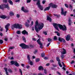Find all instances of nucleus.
Returning a JSON list of instances; mask_svg holds the SVG:
<instances>
[{
	"mask_svg": "<svg viewBox=\"0 0 75 75\" xmlns=\"http://www.w3.org/2000/svg\"><path fill=\"white\" fill-rule=\"evenodd\" d=\"M53 25L55 28L58 31H59L58 26L59 27L60 30H62L63 31H67V27L65 25H63H63L60 24L54 23H53Z\"/></svg>",
	"mask_w": 75,
	"mask_h": 75,
	"instance_id": "obj_1",
	"label": "nucleus"
},
{
	"mask_svg": "<svg viewBox=\"0 0 75 75\" xmlns=\"http://www.w3.org/2000/svg\"><path fill=\"white\" fill-rule=\"evenodd\" d=\"M36 4L37 6H38L39 8H40L41 10H43V7L40 4V1L38 0V2L36 3Z\"/></svg>",
	"mask_w": 75,
	"mask_h": 75,
	"instance_id": "obj_2",
	"label": "nucleus"
},
{
	"mask_svg": "<svg viewBox=\"0 0 75 75\" xmlns=\"http://www.w3.org/2000/svg\"><path fill=\"white\" fill-rule=\"evenodd\" d=\"M40 40H41L40 38L38 39L37 41V42L39 44V45H40V48H43V46H42V44L41 43V42L40 41Z\"/></svg>",
	"mask_w": 75,
	"mask_h": 75,
	"instance_id": "obj_3",
	"label": "nucleus"
},
{
	"mask_svg": "<svg viewBox=\"0 0 75 75\" xmlns=\"http://www.w3.org/2000/svg\"><path fill=\"white\" fill-rule=\"evenodd\" d=\"M44 27V24L42 23H40L38 25V28L39 30H41Z\"/></svg>",
	"mask_w": 75,
	"mask_h": 75,
	"instance_id": "obj_4",
	"label": "nucleus"
},
{
	"mask_svg": "<svg viewBox=\"0 0 75 75\" xmlns=\"http://www.w3.org/2000/svg\"><path fill=\"white\" fill-rule=\"evenodd\" d=\"M61 14L62 15H64V16H65L67 14H66L67 12V11H65L64 12V9L63 8H61Z\"/></svg>",
	"mask_w": 75,
	"mask_h": 75,
	"instance_id": "obj_5",
	"label": "nucleus"
},
{
	"mask_svg": "<svg viewBox=\"0 0 75 75\" xmlns=\"http://www.w3.org/2000/svg\"><path fill=\"white\" fill-rule=\"evenodd\" d=\"M10 24L9 23H8L5 26V28L6 29V33H7V31H8V27H9V26H10Z\"/></svg>",
	"mask_w": 75,
	"mask_h": 75,
	"instance_id": "obj_6",
	"label": "nucleus"
},
{
	"mask_svg": "<svg viewBox=\"0 0 75 75\" xmlns=\"http://www.w3.org/2000/svg\"><path fill=\"white\" fill-rule=\"evenodd\" d=\"M58 40L60 42H62V41H63L64 43L65 42V39L63 38L59 37L58 38Z\"/></svg>",
	"mask_w": 75,
	"mask_h": 75,
	"instance_id": "obj_7",
	"label": "nucleus"
},
{
	"mask_svg": "<svg viewBox=\"0 0 75 75\" xmlns=\"http://www.w3.org/2000/svg\"><path fill=\"white\" fill-rule=\"evenodd\" d=\"M18 25L17 24H15L12 26L11 28L12 30H14V28H18V27H17Z\"/></svg>",
	"mask_w": 75,
	"mask_h": 75,
	"instance_id": "obj_8",
	"label": "nucleus"
},
{
	"mask_svg": "<svg viewBox=\"0 0 75 75\" xmlns=\"http://www.w3.org/2000/svg\"><path fill=\"white\" fill-rule=\"evenodd\" d=\"M49 6H52V8H57V7H58V6L56 4H53L52 5V3H50V4H49Z\"/></svg>",
	"mask_w": 75,
	"mask_h": 75,
	"instance_id": "obj_9",
	"label": "nucleus"
},
{
	"mask_svg": "<svg viewBox=\"0 0 75 75\" xmlns=\"http://www.w3.org/2000/svg\"><path fill=\"white\" fill-rule=\"evenodd\" d=\"M38 25H35V29L37 33H38V31H40V30L38 29Z\"/></svg>",
	"mask_w": 75,
	"mask_h": 75,
	"instance_id": "obj_10",
	"label": "nucleus"
},
{
	"mask_svg": "<svg viewBox=\"0 0 75 75\" xmlns=\"http://www.w3.org/2000/svg\"><path fill=\"white\" fill-rule=\"evenodd\" d=\"M70 38H71V36H70V35H67V36L66 38V39L67 41H69V40H70Z\"/></svg>",
	"mask_w": 75,
	"mask_h": 75,
	"instance_id": "obj_11",
	"label": "nucleus"
},
{
	"mask_svg": "<svg viewBox=\"0 0 75 75\" xmlns=\"http://www.w3.org/2000/svg\"><path fill=\"white\" fill-rule=\"evenodd\" d=\"M20 46L22 47L23 49H25V44L24 43H22L19 45Z\"/></svg>",
	"mask_w": 75,
	"mask_h": 75,
	"instance_id": "obj_12",
	"label": "nucleus"
},
{
	"mask_svg": "<svg viewBox=\"0 0 75 75\" xmlns=\"http://www.w3.org/2000/svg\"><path fill=\"white\" fill-rule=\"evenodd\" d=\"M47 20H48V21H50V22L52 21V19L50 18V17H49V16L48 15L47 16Z\"/></svg>",
	"mask_w": 75,
	"mask_h": 75,
	"instance_id": "obj_13",
	"label": "nucleus"
},
{
	"mask_svg": "<svg viewBox=\"0 0 75 75\" xmlns=\"http://www.w3.org/2000/svg\"><path fill=\"white\" fill-rule=\"evenodd\" d=\"M68 23H69V25H71V24H72V21H71V18H69Z\"/></svg>",
	"mask_w": 75,
	"mask_h": 75,
	"instance_id": "obj_14",
	"label": "nucleus"
},
{
	"mask_svg": "<svg viewBox=\"0 0 75 75\" xmlns=\"http://www.w3.org/2000/svg\"><path fill=\"white\" fill-rule=\"evenodd\" d=\"M22 33L23 34L25 35L26 34H27V35H28V32L26 31L25 30H24L23 31H22Z\"/></svg>",
	"mask_w": 75,
	"mask_h": 75,
	"instance_id": "obj_15",
	"label": "nucleus"
},
{
	"mask_svg": "<svg viewBox=\"0 0 75 75\" xmlns=\"http://www.w3.org/2000/svg\"><path fill=\"white\" fill-rule=\"evenodd\" d=\"M17 27H18V28H19V29H21L22 28V25H19V24H17Z\"/></svg>",
	"mask_w": 75,
	"mask_h": 75,
	"instance_id": "obj_16",
	"label": "nucleus"
},
{
	"mask_svg": "<svg viewBox=\"0 0 75 75\" xmlns=\"http://www.w3.org/2000/svg\"><path fill=\"white\" fill-rule=\"evenodd\" d=\"M63 51L61 52L62 54H66V50L63 48Z\"/></svg>",
	"mask_w": 75,
	"mask_h": 75,
	"instance_id": "obj_17",
	"label": "nucleus"
},
{
	"mask_svg": "<svg viewBox=\"0 0 75 75\" xmlns=\"http://www.w3.org/2000/svg\"><path fill=\"white\" fill-rule=\"evenodd\" d=\"M38 69L39 70H41L42 71L44 70V68H43V67H42L41 66H40L39 67Z\"/></svg>",
	"mask_w": 75,
	"mask_h": 75,
	"instance_id": "obj_18",
	"label": "nucleus"
},
{
	"mask_svg": "<svg viewBox=\"0 0 75 75\" xmlns=\"http://www.w3.org/2000/svg\"><path fill=\"white\" fill-rule=\"evenodd\" d=\"M30 24V23H28L27 22H26L25 23V27H29V25Z\"/></svg>",
	"mask_w": 75,
	"mask_h": 75,
	"instance_id": "obj_19",
	"label": "nucleus"
},
{
	"mask_svg": "<svg viewBox=\"0 0 75 75\" xmlns=\"http://www.w3.org/2000/svg\"><path fill=\"white\" fill-rule=\"evenodd\" d=\"M0 17V18H2L3 19H5V18H6V15H2Z\"/></svg>",
	"mask_w": 75,
	"mask_h": 75,
	"instance_id": "obj_20",
	"label": "nucleus"
},
{
	"mask_svg": "<svg viewBox=\"0 0 75 75\" xmlns=\"http://www.w3.org/2000/svg\"><path fill=\"white\" fill-rule=\"evenodd\" d=\"M14 65H15V66H16V67H18V66H19V64L18 63H17V62L16 61H15Z\"/></svg>",
	"mask_w": 75,
	"mask_h": 75,
	"instance_id": "obj_21",
	"label": "nucleus"
},
{
	"mask_svg": "<svg viewBox=\"0 0 75 75\" xmlns=\"http://www.w3.org/2000/svg\"><path fill=\"white\" fill-rule=\"evenodd\" d=\"M4 5L5 7V8H7L8 10H9L10 8H9V7H8V4H4Z\"/></svg>",
	"mask_w": 75,
	"mask_h": 75,
	"instance_id": "obj_22",
	"label": "nucleus"
},
{
	"mask_svg": "<svg viewBox=\"0 0 75 75\" xmlns=\"http://www.w3.org/2000/svg\"><path fill=\"white\" fill-rule=\"evenodd\" d=\"M4 69L5 70V72H6V74L7 75H8V72H7V70H8V69H7V68H4Z\"/></svg>",
	"mask_w": 75,
	"mask_h": 75,
	"instance_id": "obj_23",
	"label": "nucleus"
},
{
	"mask_svg": "<svg viewBox=\"0 0 75 75\" xmlns=\"http://www.w3.org/2000/svg\"><path fill=\"white\" fill-rule=\"evenodd\" d=\"M50 7H51V6H49L48 7H47L46 8L44 9V11H47V10H50Z\"/></svg>",
	"mask_w": 75,
	"mask_h": 75,
	"instance_id": "obj_24",
	"label": "nucleus"
},
{
	"mask_svg": "<svg viewBox=\"0 0 75 75\" xmlns=\"http://www.w3.org/2000/svg\"><path fill=\"white\" fill-rule=\"evenodd\" d=\"M28 63L30 65H33V62L31 61V60L30 61H28Z\"/></svg>",
	"mask_w": 75,
	"mask_h": 75,
	"instance_id": "obj_25",
	"label": "nucleus"
},
{
	"mask_svg": "<svg viewBox=\"0 0 75 75\" xmlns=\"http://www.w3.org/2000/svg\"><path fill=\"white\" fill-rule=\"evenodd\" d=\"M8 2H9L10 4H11V5H13V3L12 1H11V0H8Z\"/></svg>",
	"mask_w": 75,
	"mask_h": 75,
	"instance_id": "obj_26",
	"label": "nucleus"
},
{
	"mask_svg": "<svg viewBox=\"0 0 75 75\" xmlns=\"http://www.w3.org/2000/svg\"><path fill=\"white\" fill-rule=\"evenodd\" d=\"M27 58L28 61L30 62L31 61V59H30V55H27Z\"/></svg>",
	"mask_w": 75,
	"mask_h": 75,
	"instance_id": "obj_27",
	"label": "nucleus"
},
{
	"mask_svg": "<svg viewBox=\"0 0 75 75\" xmlns=\"http://www.w3.org/2000/svg\"><path fill=\"white\" fill-rule=\"evenodd\" d=\"M56 60L57 61H58V62H60V60L59 57H57L56 58Z\"/></svg>",
	"mask_w": 75,
	"mask_h": 75,
	"instance_id": "obj_28",
	"label": "nucleus"
},
{
	"mask_svg": "<svg viewBox=\"0 0 75 75\" xmlns=\"http://www.w3.org/2000/svg\"><path fill=\"white\" fill-rule=\"evenodd\" d=\"M30 48V46L29 45H25V49H26L27 48Z\"/></svg>",
	"mask_w": 75,
	"mask_h": 75,
	"instance_id": "obj_29",
	"label": "nucleus"
},
{
	"mask_svg": "<svg viewBox=\"0 0 75 75\" xmlns=\"http://www.w3.org/2000/svg\"><path fill=\"white\" fill-rule=\"evenodd\" d=\"M9 15L11 16H13V15H14V13H13V12L12 11H11L9 13Z\"/></svg>",
	"mask_w": 75,
	"mask_h": 75,
	"instance_id": "obj_30",
	"label": "nucleus"
},
{
	"mask_svg": "<svg viewBox=\"0 0 75 75\" xmlns=\"http://www.w3.org/2000/svg\"><path fill=\"white\" fill-rule=\"evenodd\" d=\"M22 38L24 42H26V39H25V38L23 36Z\"/></svg>",
	"mask_w": 75,
	"mask_h": 75,
	"instance_id": "obj_31",
	"label": "nucleus"
},
{
	"mask_svg": "<svg viewBox=\"0 0 75 75\" xmlns=\"http://www.w3.org/2000/svg\"><path fill=\"white\" fill-rule=\"evenodd\" d=\"M16 62V61H11V64H12V65H14V64H15V62Z\"/></svg>",
	"mask_w": 75,
	"mask_h": 75,
	"instance_id": "obj_32",
	"label": "nucleus"
},
{
	"mask_svg": "<svg viewBox=\"0 0 75 75\" xmlns=\"http://www.w3.org/2000/svg\"><path fill=\"white\" fill-rule=\"evenodd\" d=\"M8 71L9 72H10V73H12V72H13V71H12V70L10 69H8Z\"/></svg>",
	"mask_w": 75,
	"mask_h": 75,
	"instance_id": "obj_33",
	"label": "nucleus"
},
{
	"mask_svg": "<svg viewBox=\"0 0 75 75\" xmlns=\"http://www.w3.org/2000/svg\"><path fill=\"white\" fill-rule=\"evenodd\" d=\"M19 72H20L21 74V75H23V73L22 72V70H21V69H19Z\"/></svg>",
	"mask_w": 75,
	"mask_h": 75,
	"instance_id": "obj_34",
	"label": "nucleus"
},
{
	"mask_svg": "<svg viewBox=\"0 0 75 75\" xmlns=\"http://www.w3.org/2000/svg\"><path fill=\"white\" fill-rule=\"evenodd\" d=\"M42 57H45V53L44 52L42 53L41 55Z\"/></svg>",
	"mask_w": 75,
	"mask_h": 75,
	"instance_id": "obj_35",
	"label": "nucleus"
},
{
	"mask_svg": "<svg viewBox=\"0 0 75 75\" xmlns=\"http://www.w3.org/2000/svg\"><path fill=\"white\" fill-rule=\"evenodd\" d=\"M16 33L18 34H21V31L20 30H18L16 32Z\"/></svg>",
	"mask_w": 75,
	"mask_h": 75,
	"instance_id": "obj_36",
	"label": "nucleus"
},
{
	"mask_svg": "<svg viewBox=\"0 0 75 75\" xmlns=\"http://www.w3.org/2000/svg\"><path fill=\"white\" fill-rule=\"evenodd\" d=\"M47 41H48V42H51L52 41V39L50 38H48L47 39Z\"/></svg>",
	"mask_w": 75,
	"mask_h": 75,
	"instance_id": "obj_37",
	"label": "nucleus"
},
{
	"mask_svg": "<svg viewBox=\"0 0 75 75\" xmlns=\"http://www.w3.org/2000/svg\"><path fill=\"white\" fill-rule=\"evenodd\" d=\"M58 64L59 65V67H62V65L61 64V62H58Z\"/></svg>",
	"mask_w": 75,
	"mask_h": 75,
	"instance_id": "obj_38",
	"label": "nucleus"
},
{
	"mask_svg": "<svg viewBox=\"0 0 75 75\" xmlns=\"http://www.w3.org/2000/svg\"><path fill=\"white\" fill-rule=\"evenodd\" d=\"M35 61L36 62H38L40 61V59H35Z\"/></svg>",
	"mask_w": 75,
	"mask_h": 75,
	"instance_id": "obj_39",
	"label": "nucleus"
},
{
	"mask_svg": "<svg viewBox=\"0 0 75 75\" xmlns=\"http://www.w3.org/2000/svg\"><path fill=\"white\" fill-rule=\"evenodd\" d=\"M3 43V41L2 40H0V44H2Z\"/></svg>",
	"mask_w": 75,
	"mask_h": 75,
	"instance_id": "obj_40",
	"label": "nucleus"
},
{
	"mask_svg": "<svg viewBox=\"0 0 75 75\" xmlns=\"http://www.w3.org/2000/svg\"><path fill=\"white\" fill-rule=\"evenodd\" d=\"M28 11H28V10H24V11H23L25 13H28Z\"/></svg>",
	"mask_w": 75,
	"mask_h": 75,
	"instance_id": "obj_41",
	"label": "nucleus"
},
{
	"mask_svg": "<svg viewBox=\"0 0 75 75\" xmlns=\"http://www.w3.org/2000/svg\"><path fill=\"white\" fill-rule=\"evenodd\" d=\"M65 7H67V8H68V7H69V6L67 4H65Z\"/></svg>",
	"mask_w": 75,
	"mask_h": 75,
	"instance_id": "obj_42",
	"label": "nucleus"
},
{
	"mask_svg": "<svg viewBox=\"0 0 75 75\" xmlns=\"http://www.w3.org/2000/svg\"><path fill=\"white\" fill-rule=\"evenodd\" d=\"M6 20H8L9 18H10V16H6Z\"/></svg>",
	"mask_w": 75,
	"mask_h": 75,
	"instance_id": "obj_43",
	"label": "nucleus"
},
{
	"mask_svg": "<svg viewBox=\"0 0 75 75\" xmlns=\"http://www.w3.org/2000/svg\"><path fill=\"white\" fill-rule=\"evenodd\" d=\"M54 40H57V37L56 36H55L54 38Z\"/></svg>",
	"mask_w": 75,
	"mask_h": 75,
	"instance_id": "obj_44",
	"label": "nucleus"
},
{
	"mask_svg": "<svg viewBox=\"0 0 75 75\" xmlns=\"http://www.w3.org/2000/svg\"><path fill=\"white\" fill-rule=\"evenodd\" d=\"M43 34H44L46 35H47V33L45 31H44L43 32Z\"/></svg>",
	"mask_w": 75,
	"mask_h": 75,
	"instance_id": "obj_45",
	"label": "nucleus"
},
{
	"mask_svg": "<svg viewBox=\"0 0 75 75\" xmlns=\"http://www.w3.org/2000/svg\"><path fill=\"white\" fill-rule=\"evenodd\" d=\"M21 10H22V11H24V7H22L21 9Z\"/></svg>",
	"mask_w": 75,
	"mask_h": 75,
	"instance_id": "obj_46",
	"label": "nucleus"
},
{
	"mask_svg": "<svg viewBox=\"0 0 75 75\" xmlns=\"http://www.w3.org/2000/svg\"><path fill=\"white\" fill-rule=\"evenodd\" d=\"M14 46L11 47L9 48V49L11 50H13V49H14Z\"/></svg>",
	"mask_w": 75,
	"mask_h": 75,
	"instance_id": "obj_47",
	"label": "nucleus"
},
{
	"mask_svg": "<svg viewBox=\"0 0 75 75\" xmlns=\"http://www.w3.org/2000/svg\"><path fill=\"white\" fill-rule=\"evenodd\" d=\"M0 9L3 10V9H4V8L3 7V6H1V5H0Z\"/></svg>",
	"mask_w": 75,
	"mask_h": 75,
	"instance_id": "obj_48",
	"label": "nucleus"
},
{
	"mask_svg": "<svg viewBox=\"0 0 75 75\" xmlns=\"http://www.w3.org/2000/svg\"><path fill=\"white\" fill-rule=\"evenodd\" d=\"M31 0H27V3H30L31 2Z\"/></svg>",
	"mask_w": 75,
	"mask_h": 75,
	"instance_id": "obj_49",
	"label": "nucleus"
},
{
	"mask_svg": "<svg viewBox=\"0 0 75 75\" xmlns=\"http://www.w3.org/2000/svg\"><path fill=\"white\" fill-rule=\"evenodd\" d=\"M53 15L54 16H56L57 17H59V15H57V14H54Z\"/></svg>",
	"mask_w": 75,
	"mask_h": 75,
	"instance_id": "obj_50",
	"label": "nucleus"
},
{
	"mask_svg": "<svg viewBox=\"0 0 75 75\" xmlns=\"http://www.w3.org/2000/svg\"><path fill=\"white\" fill-rule=\"evenodd\" d=\"M75 62V61L74 60H72L71 62L70 63L71 64H74Z\"/></svg>",
	"mask_w": 75,
	"mask_h": 75,
	"instance_id": "obj_51",
	"label": "nucleus"
},
{
	"mask_svg": "<svg viewBox=\"0 0 75 75\" xmlns=\"http://www.w3.org/2000/svg\"><path fill=\"white\" fill-rule=\"evenodd\" d=\"M33 24H34V22L32 21L31 22V24L30 25L31 26H32L33 25Z\"/></svg>",
	"mask_w": 75,
	"mask_h": 75,
	"instance_id": "obj_52",
	"label": "nucleus"
},
{
	"mask_svg": "<svg viewBox=\"0 0 75 75\" xmlns=\"http://www.w3.org/2000/svg\"><path fill=\"white\" fill-rule=\"evenodd\" d=\"M38 25V21H36L35 23V25Z\"/></svg>",
	"mask_w": 75,
	"mask_h": 75,
	"instance_id": "obj_53",
	"label": "nucleus"
},
{
	"mask_svg": "<svg viewBox=\"0 0 75 75\" xmlns=\"http://www.w3.org/2000/svg\"><path fill=\"white\" fill-rule=\"evenodd\" d=\"M4 40L5 41H8V38H6L4 39Z\"/></svg>",
	"mask_w": 75,
	"mask_h": 75,
	"instance_id": "obj_54",
	"label": "nucleus"
},
{
	"mask_svg": "<svg viewBox=\"0 0 75 75\" xmlns=\"http://www.w3.org/2000/svg\"><path fill=\"white\" fill-rule=\"evenodd\" d=\"M44 72L45 73V74H47V70H46V69H44Z\"/></svg>",
	"mask_w": 75,
	"mask_h": 75,
	"instance_id": "obj_55",
	"label": "nucleus"
},
{
	"mask_svg": "<svg viewBox=\"0 0 75 75\" xmlns=\"http://www.w3.org/2000/svg\"><path fill=\"white\" fill-rule=\"evenodd\" d=\"M37 52V50H35V51L34 52V54H36Z\"/></svg>",
	"mask_w": 75,
	"mask_h": 75,
	"instance_id": "obj_56",
	"label": "nucleus"
},
{
	"mask_svg": "<svg viewBox=\"0 0 75 75\" xmlns=\"http://www.w3.org/2000/svg\"><path fill=\"white\" fill-rule=\"evenodd\" d=\"M27 23H28V24H30V20L28 19H27Z\"/></svg>",
	"mask_w": 75,
	"mask_h": 75,
	"instance_id": "obj_57",
	"label": "nucleus"
},
{
	"mask_svg": "<svg viewBox=\"0 0 75 75\" xmlns=\"http://www.w3.org/2000/svg\"><path fill=\"white\" fill-rule=\"evenodd\" d=\"M51 44V42H50L49 43H48L47 44V47H48Z\"/></svg>",
	"mask_w": 75,
	"mask_h": 75,
	"instance_id": "obj_58",
	"label": "nucleus"
},
{
	"mask_svg": "<svg viewBox=\"0 0 75 75\" xmlns=\"http://www.w3.org/2000/svg\"><path fill=\"white\" fill-rule=\"evenodd\" d=\"M3 1L4 3H7V0H4Z\"/></svg>",
	"mask_w": 75,
	"mask_h": 75,
	"instance_id": "obj_59",
	"label": "nucleus"
},
{
	"mask_svg": "<svg viewBox=\"0 0 75 75\" xmlns=\"http://www.w3.org/2000/svg\"><path fill=\"white\" fill-rule=\"evenodd\" d=\"M29 47H30L31 48H33V46L31 45H29Z\"/></svg>",
	"mask_w": 75,
	"mask_h": 75,
	"instance_id": "obj_60",
	"label": "nucleus"
},
{
	"mask_svg": "<svg viewBox=\"0 0 75 75\" xmlns=\"http://www.w3.org/2000/svg\"><path fill=\"white\" fill-rule=\"evenodd\" d=\"M16 17L17 18H19L20 17V15H18V14H17L16 15Z\"/></svg>",
	"mask_w": 75,
	"mask_h": 75,
	"instance_id": "obj_61",
	"label": "nucleus"
},
{
	"mask_svg": "<svg viewBox=\"0 0 75 75\" xmlns=\"http://www.w3.org/2000/svg\"><path fill=\"white\" fill-rule=\"evenodd\" d=\"M45 0H43V1H42V3L43 4H45Z\"/></svg>",
	"mask_w": 75,
	"mask_h": 75,
	"instance_id": "obj_62",
	"label": "nucleus"
},
{
	"mask_svg": "<svg viewBox=\"0 0 75 75\" xmlns=\"http://www.w3.org/2000/svg\"><path fill=\"white\" fill-rule=\"evenodd\" d=\"M32 40H33V41H36V39L34 38H32Z\"/></svg>",
	"mask_w": 75,
	"mask_h": 75,
	"instance_id": "obj_63",
	"label": "nucleus"
},
{
	"mask_svg": "<svg viewBox=\"0 0 75 75\" xmlns=\"http://www.w3.org/2000/svg\"><path fill=\"white\" fill-rule=\"evenodd\" d=\"M44 58L45 60H46V59H48V58L47 57H45Z\"/></svg>",
	"mask_w": 75,
	"mask_h": 75,
	"instance_id": "obj_64",
	"label": "nucleus"
}]
</instances>
